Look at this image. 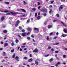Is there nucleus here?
I'll list each match as a JSON object with an SVG mask.
<instances>
[{"label": "nucleus", "mask_w": 67, "mask_h": 67, "mask_svg": "<svg viewBox=\"0 0 67 67\" xmlns=\"http://www.w3.org/2000/svg\"><path fill=\"white\" fill-rule=\"evenodd\" d=\"M62 6H63V5H60V7L59 8V11H61V9H63V7H62Z\"/></svg>", "instance_id": "obj_6"}, {"label": "nucleus", "mask_w": 67, "mask_h": 67, "mask_svg": "<svg viewBox=\"0 0 67 67\" xmlns=\"http://www.w3.org/2000/svg\"><path fill=\"white\" fill-rule=\"evenodd\" d=\"M24 59L25 60H26V59H27V57H25Z\"/></svg>", "instance_id": "obj_45"}, {"label": "nucleus", "mask_w": 67, "mask_h": 67, "mask_svg": "<svg viewBox=\"0 0 67 67\" xmlns=\"http://www.w3.org/2000/svg\"><path fill=\"white\" fill-rule=\"evenodd\" d=\"M49 38H50L51 40H52V38H49V36H47V37L46 39L47 40V41H50V40H49Z\"/></svg>", "instance_id": "obj_8"}, {"label": "nucleus", "mask_w": 67, "mask_h": 67, "mask_svg": "<svg viewBox=\"0 0 67 67\" xmlns=\"http://www.w3.org/2000/svg\"><path fill=\"white\" fill-rule=\"evenodd\" d=\"M41 11H42L43 13H46L47 12V9L44 8L41 9Z\"/></svg>", "instance_id": "obj_1"}, {"label": "nucleus", "mask_w": 67, "mask_h": 67, "mask_svg": "<svg viewBox=\"0 0 67 67\" xmlns=\"http://www.w3.org/2000/svg\"><path fill=\"white\" fill-rule=\"evenodd\" d=\"M55 66L56 67H57L58 66V64H56L55 65Z\"/></svg>", "instance_id": "obj_53"}, {"label": "nucleus", "mask_w": 67, "mask_h": 67, "mask_svg": "<svg viewBox=\"0 0 67 67\" xmlns=\"http://www.w3.org/2000/svg\"><path fill=\"white\" fill-rule=\"evenodd\" d=\"M52 9H51L49 12V14H51L52 13Z\"/></svg>", "instance_id": "obj_27"}, {"label": "nucleus", "mask_w": 67, "mask_h": 67, "mask_svg": "<svg viewBox=\"0 0 67 67\" xmlns=\"http://www.w3.org/2000/svg\"><path fill=\"white\" fill-rule=\"evenodd\" d=\"M5 60H3L2 61V62H5Z\"/></svg>", "instance_id": "obj_63"}, {"label": "nucleus", "mask_w": 67, "mask_h": 67, "mask_svg": "<svg viewBox=\"0 0 67 67\" xmlns=\"http://www.w3.org/2000/svg\"><path fill=\"white\" fill-rule=\"evenodd\" d=\"M29 34H30V32H28L27 33V35H29Z\"/></svg>", "instance_id": "obj_52"}, {"label": "nucleus", "mask_w": 67, "mask_h": 67, "mask_svg": "<svg viewBox=\"0 0 67 67\" xmlns=\"http://www.w3.org/2000/svg\"><path fill=\"white\" fill-rule=\"evenodd\" d=\"M29 56L30 57H32V54H30L29 55Z\"/></svg>", "instance_id": "obj_46"}, {"label": "nucleus", "mask_w": 67, "mask_h": 67, "mask_svg": "<svg viewBox=\"0 0 67 67\" xmlns=\"http://www.w3.org/2000/svg\"><path fill=\"white\" fill-rule=\"evenodd\" d=\"M11 13V14L12 15H16L17 14V13H13L12 12H10V13H7V14H10Z\"/></svg>", "instance_id": "obj_2"}, {"label": "nucleus", "mask_w": 67, "mask_h": 67, "mask_svg": "<svg viewBox=\"0 0 67 67\" xmlns=\"http://www.w3.org/2000/svg\"><path fill=\"white\" fill-rule=\"evenodd\" d=\"M53 58H51L49 60V62H53Z\"/></svg>", "instance_id": "obj_21"}, {"label": "nucleus", "mask_w": 67, "mask_h": 67, "mask_svg": "<svg viewBox=\"0 0 67 67\" xmlns=\"http://www.w3.org/2000/svg\"><path fill=\"white\" fill-rule=\"evenodd\" d=\"M4 19V16H2L1 18V21H3V20Z\"/></svg>", "instance_id": "obj_11"}, {"label": "nucleus", "mask_w": 67, "mask_h": 67, "mask_svg": "<svg viewBox=\"0 0 67 67\" xmlns=\"http://www.w3.org/2000/svg\"><path fill=\"white\" fill-rule=\"evenodd\" d=\"M46 24H47V23L45 21L44 23V24L45 25H46Z\"/></svg>", "instance_id": "obj_43"}, {"label": "nucleus", "mask_w": 67, "mask_h": 67, "mask_svg": "<svg viewBox=\"0 0 67 67\" xmlns=\"http://www.w3.org/2000/svg\"><path fill=\"white\" fill-rule=\"evenodd\" d=\"M53 33H53V32H51L50 33L49 35H50V36L51 35H53Z\"/></svg>", "instance_id": "obj_23"}, {"label": "nucleus", "mask_w": 67, "mask_h": 67, "mask_svg": "<svg viewBox=\"0 0 67 67\" xmlns=\"http://www.w3.org/2000/svg\"><path fill=\"white\" fill-rule=\"evenodd\" d=\"M20 10H22V11H23V12H25V13L26 12V10H25L24 9H21Z\"/></svg>", "instance_id": "obj_15"}, {"label": "nucleus", "mask_w": 67, "mask_h": 67, "mask_svg": "<svg viewBox=\"0 0 67 67\" xmlns=\"http://www.w3.org/2000/svg\"><path fill=\"white\" fill-rule=\"evenodd\" d=\"M63 57L64 58H66V55H63Z\"/></svg>", "instance_id": "obj_38"}, {"label": "nucleus", "mask_w": 67, "mask_h": 67, "mask_svg": "<svg viewBox=\"0 0 67 67\" xmlns=\"http://www.w3.org/2000/svg\"><path fill=\"white\" fill-rule=\"evenodd\" d=\"M38 49H37V48H36L34 50H33L32 51V52L33 53H37V52H38Z\"/></svg>", "instance_id": "obj_5"}, {"label": "nucleus", "mask_w": 67, "mask_h": 67, "mask_svg": "<svg viewBox=\"0 0 67 67\" xmlns=\"http://www.w3.org/2000/svg\"><path fill=\"white\" fill-rule=\"evenodd\" d=\"M51 27H53V26L52 25H48V29H51Z\"/></svg>", "instance_id": "obj_14"}, {"label": "nucleus", "mask_w": 67, "mask_h": 67, "mask_svg": "<svg viewBox=\"0 0 67 67\" xmlns=\"http://www.w3.org/2000/svg\"><path fill=\"white\" fill-rule=\"evenodd\" d=\"M26 35V33L24 32L22 34V36H25Z\"/></svg>", "instance_id": "obj_13"}, {"label": "nucleus", "mask_w": 67, "mask_h": 67, "mask_svg": "<svg viewBox=\"0 0 67 67\" xmlns=\"http://www.w3.org/2000/svg\"><path fill=\"white\" fill-rule=\"evenodd\" d=\"M27 40H31V38L29 37H27Z\"/></svg>", "instance_id": "obj_26"}, {"label": "nucleus", "mask_w": 67, "mask_h": 67, "mask_svg": "<svg viewBox=\"0 0 67 67\" xmlns=\"http://www.w3.org/2000/svg\"><path fill=\"white\" fill-rule=\"evenodd\" d=\"M4 12L5 13H8V12H9V11L8 10H5L4 11Z\"/></svg>", "instance_id": "obj_25"}, {"label": "nucleus", "mask_w": 67, "mask_h": 67, "mask_svg": "<svg viewBox=\"0 0 67 67\" xmlns=\"http://www.w3.org/2000/svg\"><path fill=\"white\" fill-rule=\"evenodd\" d=\"M3 41H1V44H3Z\"/></svg>", "instance_id": "obj_49"}, {"label": "nucleus", "mask_w": 67, "mask_h": 67, "mask_svg": "<svg viewBox=\"0 0 67 67\" xmlns=\"http://www.w3.org/2000/svg\"><path fill=\"white\" fill-rule=\"evenodd\" d=\"M41 18V16H38L37 17V19H40Z\"/></svg>", "instance_id": "obj_34"}, {"label": "nucleus", "mask_w": 67, "mask_h": 67, "mask_svg": "<svg viewBox=\"0 0 67 67\" xmlns=\"http://www.w3.org/2000/svg\"><path fill=\"white\" fill-rule=\"evenodd\" d=\"M15 59H16L17 61L19 62V57H18L16 56V57L15 58Z\"/></svg>", "instance_id": "obj_12"}, {"label": "nucleus", "mask_w": 67, "mask_h": 67, "mask_svg": "<svg viewBox=\"0 0 67 67\" xmlns=\"http://www.w3.org/2000/svg\"><path fill=\"white\" fill-rule=\"evenodd\" d=\"M61 23H62V24H63V25H64V26H66V25L65 24H64L62 22H61Z\"/></svg>", "instance_id": "obj_32"}, {"label": "nucleus", "mask_w": 67, "mask_h": 67, "mask_svg": "<svg viewBox=\"0 0 67 67\" xmlns=\"http://www.w3.org/2000/svg\"><path fill=\"white\" fill-rule=\"evenodd\" d=\"M18 37H19L20 39H21V36L20 35H18Z\"/></svg>", "instance_id": "obj_20"}, {"label": "nucleus", "mask_w": 67, "mask_h": 67, "mask_svg": "<svg viewBox=\"0 0 67 67\" xmlns=\"http://www.w3.org/2000/svg\"><path fill=\"white\" fill-rule=\"evenodd\" d=\"M56 16H57V17L58 18H59V14H56Z\"/></svg>", "instance_id": "obj_22"}, {"label": "nucleus", "mask_w": 67, "mask_h": 67, "mask_svg": "<svg viewBox=\"0 0 67 67\" xmlns=\"http://www.w3.org/2000/svg\"><path fill=\"white\" fill-rule=\"evenodd\" d=\"M8 58V57H6L4 58V59H5V58Z\"/></svg>", "instance_id": "obj_60"}, {"label": "nucleus", "mask_w": 67, "mask_h": 67, "mask_svg": "<svg viewBox=\"0 0 67 67\" xmlns=\"http://www.w3.org/2000/svg\"><path fill=\"white\" fill-rule=\"evenodd\" d=\"M3 56H5V52H3Z\"/></svg>", "instance_id": "obj_31"}, {"label": "nucleus", "mask_w": 67, "mask_h": 67, "mask_svg": "<svg viewBox=\"0 0 67 67\" xmlns=\"http://www.w3.org/2000/svg\"><path fill=\"white\" fill-rule=\"evenodd\" d=\"M5 3H6L7 4H9V2H5Z\"/></svg>", "instance_id": "obj_35"}, {"label": "nucleus", "mask_w": 67, "mask_h": 67, "mask_svg": "<svg viewBox=\"0 0 67 67\" xmlns=\"http://www.w3.org/2000/svg\"><path fill=\"white\" fill-rule=\"evenodd\" d=\"M41 9V6H40L38 7V9Z\"/></svg>", "instance_id": "obj_61"}, {"label": "nucleus", "mask_w": 67, "mask_h": 67, "mask_svg": "<svg viewBox=\"0 0 67 67\" xmlns=\"http://www.w3.org/2000/svg\"><path fill=\"white\" fill-rule=\"evenodd\" d=\"M35 63L36 65H38V64H39V62H38L37 60H35Z\"/></svg>", "instance_id": "obj_7"}, {"label": "nucleus", "mask_w": 67, "mask_h": 67, "mask_svg": "<svg viewBox=\"0 0 67 67\" xmlns=\"http://www.w3.org/2000/svg\"><path fill=\"white\" fill-rule=\"evenodd\" d=\"M63 31L65 33H67V29L65 28L63 30Z\"/></svg>", "instance_id": "obj_9"}, {"label": "nucleus", "mask_w": 67, "mask_h": 67, "mask_svg": "<svg viewBox=\"0 0 67 67\" xmlns=\"http://www.w3.org/2000/svg\"><path fill=\"white\" fill-rule=\"evenodd\" d=\"M19 29H20V30H22V27L20 26L19 27Z\"/></svg>", "instance_id": "obj_24"}, {"label": "nucleus", "mask_w": 67, "mask_h": 67, "mask_svg": "<svg viewBox=\"0 0 67 67\" xmlns=\"http://www.w3.org/2000/svg\"><path fill=\"white\" fill-rule=\"evenodd\" d=\"M20 47H18V49H17L18 50H19V49H20Z\"/></svg>", "instance_id": "obj_50"}, {"label": "nucleus", "mask_w": 67, "mask_h": 67, "mask_svg": "<svg viewBox=\"0 0 67 67\" xmlns=\"http://www.w3.org/2000/svg\"><path fill=\"white\" fill-rule=\"evenodd\" d=\"M33 62V59L32 58H31L29 59L28 62L30 63V62Z\"/></svg>", "instance_id": "obj_10"}, {"label": "nucleus", "mask_w": 67, "mask_h": 67, "mask_svg": "<svg viewBox=\"0 0 67 67\" xmlns=\"http://www.w3.org/2000/svg\"><path fill=\"white\" fill-rule=\"evenodd\" d=\"M67 36V35H66V34H63L62 35V36L63 37H66Z\"/></svg>", "instance_id": "obj_17"}, {"label": "nucleus", "mask_w": 67, "mask_h": 67, "mask_svg": "<svg viewBox=\"0 0 67 67\" xmlns=\"http://www.w3.org/2000/svg\"><path fill=\"white\" fill-rule=\"evenodd\" d=\"M28 31H31V29L30 28H28Z\"/></svg>", "instance_id": "obj_37"}, {"label": "nucleus", "mask_w": 67, "mask_h": 67, "mask_svg": "<svg viewBox=\"0 0 67 67\" xmlns=\"http://www.w3.org/2000/svg\"><path fill=\"white\" fill-rule=\"evenodd\" d=\"M48 49H51V47H48Z\"/></svg>", "instance_id": "obj_62"}, {"label": "nucleus", "mask_w": 67, "mask_h": 67, "mask_svg": "<svg viewBox=\"0 0 67 67\" xmlns=\"http://www.w3.org/2000/svg\"><path fill=\"white\" fill-rule=\"evenodd\" d=\"M34 31H36V32H35L36 33H38V32H39V29L38 28H34Z\"/></svg>", "instance_id": "obj_3"}, {"label": "nucleus", "mask_w": 67, "mask_h": 67, "mask_svg": "<svg viewBox=\"0 0 67 67\" xmlns=\"http://www.w3.org/2000/svg\"><path fill=\"white\" fill-rule=\"evenodd\" d=\"M19 22H20L19 20H18L16 21V24H15V27H17L18 26H19V24H19Z\"/></svg>", "instance_id": "obj_4"}, {"label": "nucleus", "mask_w": 67, "mask_h": 67, "mask_svg": "<svg viewBox=\"0 0 67 67\" xmlns=\"http://www.w3.org/2000/svg\"><path fill=\"white\" fill-rule=\"evenodd\" d=\"M57 38V37H56V36L55 37L53 38V40H55V39H56V38Z\"/></svg>", "instance_id": "obj_40"}, {"label": "nucleus", "mask_w": 67, "mask_h": 67, "mask_svg": "<svg viewBox=\"0 0 67 67\" xmlns=\"http://www.w3.org/2000/svg\"><path fill=\"white\" fill-rule=\"evenodd\" d=\"M21 47H22V48H23V47H25V46H21Z\"/></svg>", "instance_id": "obj_48"}, {"label": "nucleus", "mask_w": 67, "mask_h": 67, "mask_svg": "<svg viewBox=\"0 0 67 67\" xmlns=\"http://www.w3.org/2000/svg\"><path fill=\"white\" fill-rule=\"evenodd\" d=\"M15 54H14L13 55V56H12V58H15Z\"/></svg>", "instance_id": "obj_19"}, {"label": "nucleus", "mask_w": 67, "mask_h": 67, "mask_svg": "<svg viewBox=\"0 0 67 67\" xmlns=\"http://www.w3.org/2000/svg\"><path fill=\"white\" fill-rule=\"evenodd\" d=\"M37 3H38V5H40V2H37Z\"/></svg>", "instance_id": "obj_55"}, {"label": "nucleus", "mask_w": 67, "mask_h": 67, "mask_svg": "<svg viewBox=\"0 0 67 67\" xmlns=\"http://www.w3.org/2000/svg\"><path fill=\"white\" fill-rule=\"evenodd\" d=\"M49 54H47V55H45L44 56V57H48V56H49Z\"/></svg>", "instance_id": "obj_47"}, {"label": "nucleus", "mask_w": 67, "mask_h": 67, "mask_svg": "<svg viewBox=\"0 0 67 67\" xmlns=\"http://www.w3.org/2000/svg\"><path fill=\"white\" fill-rule=\"evenodd\" d=\"M32 41L34 42H35V40L34 39H32Z\"/></svg>", "instance_id": "obj_64"}, {"label": "nucleus", "mask_w": 67, "mask_h": 67, "mask_svg": "<svg viewBox=\"0 0 67 67\" xmlns=\"http://www.w3.org/2000/svg\"><path fill=\"white\" fill-rule=\"evenodd\" d=\"M37 13H35V15L36 16H37Z\"/></svg>", "instance_id": "obj_54"}, {"label": "nucleus", "mask_w": 67, "mask_h": 67, "mask_svg": "<svg viewBox=\"0 0 67 67\" xmlns=\"http://www.w3.org/2000/svg\"><path fill=\"white\" fill-rule=\"evenodd\" d=\"M19 51L20 52H22V49L21 48H20L19 49Z\"/></svg>", "instance_id": "obj_41"}, {"label": "nucleus", "mask_w": 67, "mask_h": 67, "mask_svg": "<svg viewBox=\"0 0 67 67\" xmlns=\"http://www.w3.org/2000/svg\"><path fill=\"white\" fill-rule=\"evenodd\" d=\"M31 37H32L33 38H34V36L33 35H32L31 36Z\"/></svg>", "instance_id": "obj_56"}, {"label": "nucleus", "mask_w": 67, "mask_h": 67, "mask_svg": "<svg viewBox=\"0 0 67 67\" xmlns=\"http://www.w3.org/2000/svg\"><path fill=\"white\" fill-rule=\"evenodd\" d=\"M51 51H52V52H53V51H54V49L53 48H52L51 49Z\"/></svg>", "instance_id": "obj_39"}, {"label": "nucleus", "mask_w": 67, "mask_h": 67, "mask_svg": "<svg viewBox=\"0 0 67 67\" xmlns=\"http://www.w3.org/2000/svg\"><path fill=\"white\" fill-rule=\"evenodd\" d=\"M47 15V14L46 13H44L43 14V15L44 16H46Z\"/></svg>", "instance_id": "obj_42"}, {"label": "nucleus", "mask_w": 67, "mask_h": 67, "mask_svg": "<svg viewBox=\"0 0 67 67\" xmlns=\"http://www.w3.org/2000/svg\"><path fill=\"white\" fill-rule=\"evenodd\" d=\"M15 45V44L14 42H12V46H14Z\"/></svg>", "instance_id": "obj_30"}, {"label": "nucleus", "mask_w": 67, "mask_h": 67, "mask_svg": "<svg viewBox=\"0 0 67 67\" xmlns=\"http://www.w3.org/2000/svg\"><path fill=\"white\" fill-rule=\"evenodd\" d=\"M24 3L25 4H26V2H25V1H24Z\"/></svg>", "instance_id": "obj_57"}, {"label": "nucleus", "mask_w": 67, "mask_h": 67, "mask_svg": "<svg viewBox=\"0 0 67 67\" xmlns=\"http://www.w3.org/2000/svg\"><path fill=\"white\" fill-rule=\"evenodd\" d=\"M8 43H5L4 45V47H6V46H8Z\"/></svg>", "instance_id": "obj_16"}, {"label": "nucleus", "mask_w": 67, "mask_h": 67, "mask_svg": "<svg viewBox=\"0 0 67 67\" xmlns=\"http://www.w3.org/2000/svg\"><path fill=\"white\" fill-rule=\"evenodd\" d=\"M15 41L16 43H18L19 42V40L18 39L16 40Z\"/></svg>", "instance_id": "obj_28"}, {"label": "nucleus", "mask_w": 67, "mask_h": 67, "mask_svg": "<svg viewBox=\"0 0 67 67\" xmlns=\"http://www.w3.org/2000/svg\"><path fill=\"white\" fill-rule=\"evenodd\" d=\"M14 51V49H13V50H11V52L13 53Z\"/></svg>", "instance_id": "obj_36"}, {"label": "nucleus", "mask_w": 67, "mask_h": 67, "mask_svg": "<svg viewBox=\"0 0 67 67\" xmlns=\"http://www.w3.org/2000/svg\"><path fill=\"white\" fill-rule=\"evenodd\" d=\"M60 62H59L57 63V64H60Z\"/></svg>", "instance_id": "obj_58"}, {"label": "nucleus", "mask_w": 67, "mask_h": 67, "mask_svg": "<svg viewBox=\"0 0 67 67\" xmlns=\"http://www.w3.org/2000/svg\"><path fill=\"white\" fill-rule=\"evenodd\" d=\"M55 58H57V54H56L55 55Z\"/></svg>", "instance_id": "obj_44"}, {"label": "nucleus", "mask_w": 67, "mask_h": 67, "mask_svg": "<svg viewBox=\"0 0 67 67\" xmlns=\"http://www.w3.org/2000/svg\"><path fill=\"white\" fill-rule=\"evenodd\" d=\"M30 21V19H28L27 21V22H29V21Z\"/></svg>", "instance_id": "obj_51"}, {"label": "nucleus", "mask_w": 67, "mask_h": 67, "mask_svg": "<svg viewBox=\"0 0 67 67\" xmlns=\"http://www.w3.org/2000/svg\"><path fill=\"white\" fill-rule=\"evenodd\" d=\"M32 10L35 11H36V8H34L32 9Z\"/></svg>", "instance_id": "obj_29"}, {"label": "nucleus", "mask_w": 67, "mask_h": 67, "mask_svg": "<svg viewBox=\"0 0 67 67\" xmlns=\"http://www.w3.org/2000/svg\"><path fill=\"white\" fill-rule=\"evenodd\" d=\"M37 60H38V61H40V59H37Z\"/></svg>", "instance_id": "obj_59"}, {"label": "nucleus", "mask_w": 67, "mask_h": 67, "mask_svg": "<svg viewBox=\"0 0 67 67\" xmlns=\"http://www.w3.org/2000/svg\"><path fill=\"white\" fill-rule=\"evenodd\" d=\"M7 32V30H4L3 31V33H6Z\"/></svg>", "instance_id": "obj_18"}, {"label": "nucleus", "mask_w": 67, "mask_h": 67, "mask_svg": "<svg viewBox=\"0 0 67 67\" xmlns=\"http://www.w3.org/2000/svg\"><path fill=\"white\" fill-rule=\"evenodd\" d=\"M25 30L24 29H23L22 30H21V32H25Z\"/></svg>", "instance_id": "obj_33"}]
</instances>
